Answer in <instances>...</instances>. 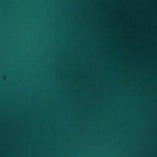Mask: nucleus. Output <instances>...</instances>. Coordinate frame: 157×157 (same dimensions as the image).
<instances>
[{
  "instance_id": "obj_1",
  "label": "nucleus",
  "mask_w": 157,
  "mask_h": 157,
  "mask_svg": "<svg viewBox=\"0 0 157 157\" xmlns=\"http://www.w3.org/2000/svg\"><path fill=\"white\" fill-rule=\"evenodd\" d=\"M7 157H10V97H7Z\"/></svg>"
},
{
  "instance_id": "obj_2",
  "label": "nucleus",
  "mask_w": 157,
  "mask_h": 157,
  "mask_svg": "<svg viewBox=\"0 0 157 157\" xmlns=\"http://www.w3.org/2000/svg\"><path fill=\"white\" fill-rule=\"evenodd\" d=\"M10 157H11V144H10Z\"/></svg>"
}]
</instances>
